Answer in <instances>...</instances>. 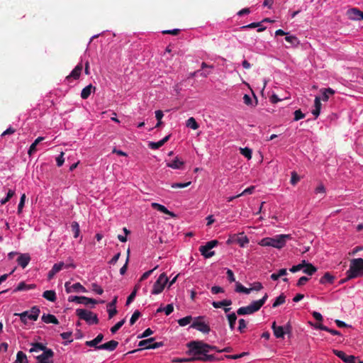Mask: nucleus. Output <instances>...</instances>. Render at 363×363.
<instances>
[{"label":"nucleus","mask_w":363,"mask_h":363,"mask_svg":"<svg viewBox=\"0 0 363 363\" xmlns=\"http://www.w3.org/2000/svg\"><path fill=\"white\" fill-rule=\"evenodd\" d=\"M291 238V235H277L272 238L267 237L262 239L259 244L264 247H273L274 248L281 249Z\"/></svg>","instance_id":"obj_1"},{"label":"nucleus","mask_w":363,"mask_h":363,"mask_svg":"<svg viewBox=\"0 0 363 363\" xmlns=\"http://www.w3.org/2000/svg\"><path fill=\"white\" fill-rule=\"evenodd\" d=\"M347 279L363 277V259L354 258L350 260V268L346 272Z\"/></svg>","instance_id":"obj_2"},{"label":"nucleus","mask_w":363,"mask_h":363,"mask_svg":"<svg viewBox=\"0 0 363 363\" xmlns=\"http://www.w3.org/2000/svg\"><path fill=\"white\" fill-rule=\"evenodd\" d=\"M189 351L187 353H204L208 352L210 350H220L217 347L208 345L199 340H193L187 343Z\"/></svg>","instance_id":"obj_3"},{"label":"nucleus","mask_w":363,"mask_h":363,"mask_svg":"<svg viewBox=\"0 0 363 363\" xmlns=\"http://www.w3.org/2000/svg\"><path fill=\"white\" fill-rule=\"evenodd\" d=\"M76 315L79 318V319L85 320L89 325L98 324L99 322L96 313L86 309H77Z\"/></svg>","instance_id":"obj_4"},{"label":"nucleus","mask_w":363,"mask_h":363,"mask_svg":"<svg viewBox=\"0 0 363 363\" xmlns=\"http://www.w3.org/2000/svg\"><path fill=\"white\" fill-rule=\"evenodd\" d=\"M40 313V308L38 306H33L30 309V311H26L21 313H14V315L19 316L21 321L26 324L27 320L30 319L33 321L38 320L39 314Z\"/></svg>","instance_id":"obj_5"},{"label":"nucleus","mask_w":363,"mask_h":363,"mask_svg":"<svg viewBox=\"0 0 363 363\" xmlns=\"http://www.w3.org/2000/svg\"><path fill=\"white\" fill-rule=\"evenodd\" d=\"M169 279L166 274H161L157 281L154 283L151 293L155 295L162 293Z\"/></svg>","instance_id":"obj_6"},{"label":"nucleus","mask_w":363,"mask_h":363,"mask_svg":"<svg viewBox=\"0 0 363 363\" xmlns=\"http://www.w3.org/2000/svg\"><path fill=\"white\" fill-rule=\"evenodd\" d=\"M218 244V241L216 240H211L205 245H201L199 247V251L201 254L205 257V258H210L213 257L215 255L214 251H211V249L216 247Z\"/></svg>","instance_id":"obj_7"},{"label":"nucleus","mask_w":363,"mask_h":363,"mask_svg":"<svg viewBox=\"0 0 363 363\" xmlns=\"http://www.w3.org/2000/svg\"><path fill=\"white\" fill-rule=\"evenodd\" d=\"M204 318V316H198L195 318L190 327L196 329L203 333H208L211 328L209 325L203 320Z\"/></svg>","instance_id":"obj_8"},{"label":"nucleus","mask_w":363,"mask_h":363,"mask_svg":"<svg viewBox=\"0 0 363 363\" xmlns=\"http://www.w3.org/2000/svg\"><path fill=\"white\" fill-rule=\"evenodd\" d=\"M274 335L277 338H284L286 333L291 332V325L287 324L285 326H277L276 322H273L272 325Z\"/></svg>","instance_id":"obj_9"},{"label":"nucleus","mask_w":363,"mask_h":363,"mask_svg":"<svg viewBox=\"0 0 363 363\" xmlns=\"http://www.w3.org/2000/svg\"><path fill=\"white\" fill-rule=\"evenodd\" d=\"M69 267V265H65L63 262H60L58 263L55 264L48 274V279L49 281L51 280L57 273H58L60 270L62 269L63 267ZM70 267L74 268L75 265L72 264H70Z\"/></svg>","instance_id":"obj_10"},{"label":"nucleus","mask_w":363,"mask_h":363,"mask_svg":"<svg viewBox=\"0 0 363 363\" xmlns=\"http://www.w3.org/2000/svg\"><path fill=\"white\" fill-rule=\"evenodd\" d=\"M259 309L255 304L254 301H252L249 306L245 307H240L238 309L237 313L239 315H244L247 314H252L257 311H258Z\"/></svg>","instance_id":"obj_11"},{"label":"nucleus","mask_w":363,"mask_h":363,"mask_svg":"<svg viewBox=\"0 0 363 363\" xmlns=\"http://www.w3.org/2000/svg\"><path fill=\"white\" fill-rule=\"evenodd\" d=\"M54 356V352L52 350H47L45 352L37 355L35 357L38 360L37 363H53L52 359Z\"/></svg>","instance_id":"obj_12"},{"label":"nucleus","mask_w":363,"mask_h":363,"mask_svg":"<svg viewBox=\"0 0 363 363\" xmlns=\"http://www.w3.org/2000/svg\"><path fill=\"white\" fill-rule=\"evenodd\" d=\"M69 301L76 302L80 304L89 305V303L96 304L98 301L96 299L86 296H69Z\"/></svg>","instance_id":"obj_13"},{"label":"nucleus","mask_w":363,"mask_h":363,"mask_svg":"<svg viewBox=\"0 0 363 363\" xmlns=\"http://www.w3.org/2000/svg\"><path fill=\"white\" fill-rule=\"evenodd\" d=\"M333 353L345 363H356L357 357L354 355H347L343 351L334 350Z\"/></svg>","instance_id":"obj_14"},{"label":"nucleus","mask_w":363,"mask_h":363,"mask_svg":"<svg viewBox=\"0 0 363 363\" xmlns=\"http://www.w3.org/2000/svg\"><path fill=\"white\" fill-rule=\"evenodd\" d=\"M188 354H194V355L201 354V362H218V361H220V360H222L223 359V357L218 358V357H216L213 354H208V352H204V353H188Z\"/></svg>","instance_id":"obj_15"},{"label":"nucleus","mask_w":363,"mask_h":363,"mask_svg":"<svg viewBox=\"0 0 363 363\" xmlns=\"http://www.w3.org/2000/svg\"><path fill=\"white\" fill-rule=\"evenodd\" d=\"M83 69L82 63H79L74 69L71 72V73L66 77V80L70 82L72 79H77L79 78L81 75V72Z\"/></svg>","instance_id":"obj_16"},{"label":"nucleus","mask_w":363,"mask_h":363,"mask_svg":"<svg viewBox=\"0 0 363 363\" xmlns=\"http://www.w3.org/2000/svg\"><path fill=\"white\" fill-rule=\"evenodd\" d=\"M118 345V342L114 340H110L104 344L100 345L97 347V350H105L112 352L116 349Z\"/></svg>","instance_id":"obj_17"},{"label":"nucleus","mask_w":363,"mask_h":363,"mask_svg":"<svg viewBox=\"0 0 363 363\" xmlns=\"http://www.w3.org/2000/svg\"><path fill=\"white\" fill-rule=\"evenodd\" d=\"M154 340H155V337H150V338H147L145 340H143L139 342L138 346L143 347V349H146V347H147L149 345H150ZM141 350H142V348L133 350L132 351L128 352L125 354H133V353L137 352L138 351H140Z\"/></svg>","instance_id":"obj_18"},{"label":"nucleus","mask_w":363,"mask_h":363,"mask_svg":"<svg viewBox=\"0 0 363 363\" xmlns=\"http://www.w3.org/2000/svg\"><path fill=\"white\" fill-rule=\"evenodd\" d=\"M30 260V257L28 254H21L17 259L18 264L22 267L26 268Z\"/></svg>","instance_id":"obj_19"},{"label":"nucleus","mask_w":363,"mask_h":363,"mask_svg":"<svg viewBox=\"0 0 363 363\" xmlns=\"http://www.w3.org/2000/svg\"><path fill=\"white\" fill-rule=\"evenodd\" d=\"M171 137V135L165 136L163 139L158 142H150L148 145L149 147L152 150H156L162 147L165 143H167Z\"/></svg>","instance_id":"obj_20"},{"label":"nucleus","mask_w":363,"mask_h":363,"mask_svg":"<svg viewBox=\"0 0 363 363\" xmlns=\"http://www.w3.org/2000/svg\"><path fill=\"white\" fill-rule=\"evenodd\" d=\"M184 162L181 160L179 157H175L172 162H169L167 163V166L171 167L174 169H182L184 166Z\"/></svg>","instance_id":"obj_21"},{"label":"nucleus","mask_w":363,"mask_h":363,"mask_svg":"<svg viewBox=\"0 0 363 363\" xmlns=\"http://www.w3.org/2000/svg\"><path fill=\"white\" fill-rule=\"evenodd\" d=\"M152 207L154 208V209H156L164 214H167V215H169V216H171L172 217H175V214L173 213V212H171L169 211L163 205H161L160 203H152Z\"/></svg>","instance_id":"obj_22"},{"label":"nucleus","mask_w":363,"mask_h":363,"mask_svg":"<svg viewBox=\"0 0 363 363\" xmlns=\"http://www.w3.org/2000/svg\"><path fill=\"white\" fill-rule=\"evenodd\" d=\"M104 339V335L99 333L94 340L86 341L85 345L89 347H95L97 349L98 344L100 343Z\"/></svg>","instance_id":"obj_23"},{"label":"nucleus","mask_w":363,"mask_h":363,"mask_svg":"<svg viewBox=\"0 0 363 363\" xmlns=\"http://www.w3.org/2000/svg\"><path fill=\"white\" fill-rule=\"evenodd\" d=\"M335 280V277L330 272H325L324 275L320 279L319 282L321 284H333Z\"/></svg>","instance_id":"obj_24"},{"label":"nucleus","mask_w":363,"mask_h":363,"mask_svg":"<svg viewBox=\"0 0 363 363\" xmlns=\"http://www.w3.org/2000/svg\"><path fill=\"white\" fill-rule=\"evenodd\" d=\"M42 320L45 323H52L55 325L59 324V321L57 318L52 314H43L42 318Z\"/></svg>","instance_id":"obj_25"},{"label":"nucleus","mask_w":363,"mask_h":363,"mask_svg":"<svg viewBox=\"0 0 363 363\" xmlns=\"http://www.w3.org/2000/svg\"><path fill=\"white\" fill-rule=\"evenodd\" d=\"M96 89V87L95 86H93L91 84H89L86 86H85L82 90V92H81V97L82 99H86L89 97V96L91 95L92 91H95Z\"/></svg>","instance_id":"obj_26"},{"label":"nucleus","mask_w":363,"mask_h":363,"mask_svg":"<svg viewBox=\"0 0 363 363\" xmlns=\"http://www.w3.org/2000/svg\"><path fill=\"white\" fill-rule=\"evenodd\" d=\"M321 98L319 96H315V101H314V106L315 109L312 111V113L317 118L320 113L321 109V103H320Z\"/></svg>","instance_id":"obj_27"},{"label":"nucleus","mask_w":363,"mask_h":363,"mask_svg":"<svg viewBox=\"0 0 363 363\" xmlns=\"http://www.w3.org/2000/svg\"><path fill=\"white\" fill-rule=\"evenodd\" d=\"M316 271H317V268L315 267H314L312 264L307 262L306 261V265H304V267L303 269V273H305L309 276H311L315 272H316Z\"/></svg>","instance_id":"obj_28"},{"label":"nucleus","mask_w":363,"mask_h":363,"mask_svg":"<svg viewBox=\"0 0 363 363\" xmlns=\"http://www.w3.org/2000/svg\"><path fill=\"white\" fill-rule=\"evenodd\" d=\"M31 345L32 347L30 349L29 352L32 353H33L34 351H43V352H45L47 350H50L40 342L32 343Z\"/></svg>","instance_id":"obj_29"},{"label":"nucleus","mask_w":363,"mask_h":363,"mask_svg":"<svg viewBox=\"0 0 363 363\" xmlns=\"http://www.w3.org/2000/svg\"><path fill=\"white\" fill-rule=\"evenodd\" d=\"M44 140L43 137H38L35 139V140L30 145L29 150L28 151V154L30 156L33 153H35L37 150L36 147L37 145Z\"/></svg>","instance_id":"obj_30"},{"label":"nucleus","mask_w":363,"mask_h":363,"mask_svg":"<svg viewBox=\"0 0 363 363\" xmlns=\"http://www.w3.org/2000/svg\"><path fill=\"white\" fill-rule=\"evenodd\" d=\"M43 297L45 299L54 302L56 300V293L53 290H47L43 292Z\"/></svg>","instance_id":"obj_31"},{"label":"nucleus","mask_w":363,"mask_h":363,"mask_svg":"<svg viewBox=\"0 0 363 363\" xmlns=\"http://www.w3.org/2000/svg\"><path fill=\"white\" fill-rule=\"evenodd\" d=\"M262 22H255L251 23L248 25L243 26L241 27L242 29H246V28H258L257 32H262L264 31L266 29V27H262L261 26Z\"/></svg>","instance_id":"obj_32"},{"label":"nucleus","mask_w":363,"mask_h":363,"mask_svg":"<svg viewBox=\"0 0 363 363\" xmlns=\"http://www.w3.org/2000/svg\"><path fill=\"white\" fill-rule=\"evenodd\" d=\"M232 304V301L230 299H224L221 301H213L212 305L216 308H220L223 306H229Z\"/></svg>","instance_id":"obj_33"},{"label":"nucleus","mask_w":363,"mask_h":363,"mask_svg":"<svg viewBox=\"0 0 363 363\" xmlns=\"http://www.w3.org/2000/svg\"><path fill=\"white\" fill-rule=\"evenodd\" d=\"M350 14L352 18L356 20L363 19V12L359 11L357 9H352L350 11Z\"/></svg>","instance_id":"obj_34"},{"label":"nucleus","mask_w":363,"mask_h":363,"mask_svg":"<svg viewBox=\"0 0 363 363\" xmlns=\"http://www.w3.org/2000/svg\"><path fill=\"white\" fill-rule=\"evenodd\" d=\"M228 320L229 323V327L231 329V330H234L235 322L237 320V315L235 313H230L227 315Z\"/></svg>","instance_id":"obj_35"},{"label":"nucleus","mask_w":363,"mask_h":363,"mask_svg":"<svg viewBox=\"0 0 363 363\" xmlns=\"http://www.w3.org/2000/svg\"><path fill=\"white\" fill-rule=\"evenodd\" d=\"M15 363H28L26 354L22 351L18 352Z\"/></svg>","instance_id":"obj_36"},{"label":"nucleus","mask_w":363,"mask_h":363,"mask_svg":"<svg viewBox=\"0 0 363 363\" xmlns=\"http://www.w3.org/2000/svg\"><path fill=\"white\" fill-rule=\"evenodd\" d=\"M186 125L188 128H190L193 130H196L199 128V125L198 123L196 121L195 118L194 117H190L186 123Z\"/></svg>","instance_id":"obj_37"},{"label":"nucleus","mask_w":363,"mask_h":363,"mask_svg":"<svg viewBox=\"0 0 363 363\" xmlns=\"http://www.w3.org/2000/svg\"><path fill=\"white\" fill-rule=\"evenodd\" d=\"M287 274L286 269H280L277 273H273L271 274L270 277L272 280L276 281L279 279V277L285 276Z\"/></svg>","instance_id":"obj_38"},{"label":"nucleus","mask_w":363,"mask_h":363,"mask_svg":"<svg viewBox=\"0 0 363 363\" xmlns=\"http://www.w3.org/2000/svg\"><path fill=\"white\" fill-rule=\"evenodd\" d=\"M235 291L239 293H244L245 294H248L250 293L251 291H252V289H247L243 285H242L240 283L238 282L236 283Z\"/></svg>","instance_id":"obj_39"},{"label":"nucleus","mask_w":363,"mask_h":363,"mask_svg":"<svg viewBox=\"0 0 363 363\" xmlns=\"http://www.w3.org/2000/svg\"><path fill=\"white\" fill-rule=\"evenodd\" d=\"M286 301V296L284 294H280L274 302L272 307L277 308L279 306L285 303Z\"/></svg>","instance_id":"obj_40"},{"label":"nucleus","mask_w":363,"mask_h":363,"mask_svg":"<svg viewBox=\"0 0 363 363\" xmlns=\"http://www.w3.org/2000/svg\"><path fill=\"white\" fill-rule=\"evenodd\" d=\"M335 94V91L331 88L325 89L323 91V96L321 99L324 101H326L329 99V95H333Z\"/></svg>","instance_id":"obj_41"},{"label":"nucleus","mask_w":363,"mask_h":363,"mask_svg":"<svg viewBox=\"0 0 363 363\" xmlns=\"http://www.w3.org/2000/svg\"><path fill=\"white\" fill-rule=\"evenodd\" d=\"M285 40L293 46H296L299 44L298 39L294 35H286L285 37Z\"/></svg>","instance_id":"obj_42"},{"label":"nucleus","mask_w":363,"mask_h":363,"mask_svg":"<svg viewBox=\"0 0 363 363\" xmlns=\"http://www.w3.org/2000/svg\"><path fill=\"white\" fill-rule=\"evenodd\" d=\"M72 230L74 233V238H77L79 235L80 229H79V225L77 222L74 221L72 223Z\"/></svg>","instance_id":"obj_43"},{"label":"nucleus","mask_w":363,"mask_h":363,"mask_svg":"<svg viewBox=\"0 0 363 363\" xmlns=\"http://www.w3.org/2000/svg\"><path fill=\"white\" fill-rule=\"evenodd\" d=\"M192 320V317L191 315H187L186 317H184L182 318H180L178 320V323L180 326H186L188 324H189Z\"/></svg>","instance_id":"obj_44"},{"label":"nucleus","mask_w":363,"mask_h":363,"mask_svg":"<svg viewBox=\"0 0 363 363\" xmlns=\"http://www.w3.org/2000/svg\"><path fill=\"white\" fill-rule=\"evenodd\" d=\"M304 265H306V260H302L301 262L297 265L293 266L289 269V271L292 273L297 272L303 269Z\"/></svg>","instance_id":"obj_45"},{"label":"nucleus","mask_w":363,"mask_h":363,"mask_svg":"<svg viewBox=\"0 0 363 363\" xmlns=\"http://www.w3.org/2000/svg\"><path fill=\"white\" fill-rule=\"evenodd\" d=\"M125 319H123L121 321L118 322L116 325H114L113 327L111 328V333L114 334L116 333L125 323Z\"/></svg>","instance_id":"obj_46"},{"label":"nucleus","mask_w":363,"mask_h":363,"mask_svg":"<svg viewBox=\"0 0 363 363\" xmlns=\"http://www.w3.org/2000/svg\"><path fill=\"white\" fill-rule=\"evenodd\" d=\"M240 153L247 158L248 160L252 158V150L248 147L240 148Z\"/></svg>","instance_id":"obj_47"},{"label":"nucleus","mask_w":363,"mask_h":363,"mask_svg":"<svg viewBox=\"0 0 363 363\" xmlns=\"http://www.w3.org/2000/svg\"><path fill=\"white\" fill-rule=\"evenodd\" d=\"M139 288V286L136 285L134 290L130 293V294L128 296L127 301H126V305H129L135 298L137 290Z\"/></svg>","instance_id":"obj_48"},{"label":"nucleus","mask_w":363,"mask_h":363,"mask_svg":"<svg viewBox=\"0 0 363 363\" xmlns=\"http://www.w3.org/2000/svg\"><path fill=\"white\" fill-rule=\"evenodd\" d=\"M26 196L25 194H23L21 197L20 202L18 206V214H21L22 213V211H23V206L25 204V201H26Z\"/></svg>","instance_id":"obj_49"},{"label":"nucleus","mask_w":363,"mask_h":363,"mask_svg":"<svg viewBox=\"0 0 363 363\" xmlns=\"http://www.w3.org/2000/svg\"><path fill=\"white\" fill-rule=\"evenodd\" d=\"M267 298H268V295L266 293L261 299L257 300V301H254V302L255 303V304L257 305L258 308L260 309L261 307L265 303Z\"/></svg>","instance_id":"obj_50"},{"label":"nucleus","mask_w":363,"mask_h":363,"mask_svg":"<svg viewBox=\"0 0 363 363\" xmlns=\"http://www.w3.org/2000/svg\"><path fill=\"white\" fill-rule=\"evenodd\" d=\"M140 312L139 311H135L130 318V324L131 325L135 324V323L137 321V320L140 318Z\"/></svg>","instance_id":"obj_51"},{"label":"nucleus","mask_w":363,"mask_h":363,"mask_svg":"<svg viewBox=\"0 0 363 363\" xmlns=\"http://www.w3.org/2000/svg\"><path fill=\"white\" fill-rule=\"evenodd\" d=\"M255 186H251L247 189H245L242 193L236 195V197H240L242 196L246 195V194H252L254 192Z\"/></svg>","instance_id":"obj_52"},{"label":"nucleus","mask_w":363,"mask_h":363,"mask_svg":"<svg viewBox=\"0 0 363 363\" xmlns=\"http://www.w3.org/2000/svg\"><path fill=\"white\" fill-rule=\"evenodd\" d=\"M72 288L75 291L86 292V289L80 283H75V284H74L72 286Z\"/></svg>","instance_id":"obj_53"},{"label":"nucleus","mask_w":363,"mask_h":363,"mask_svg":"<svg viewBox=\"0 0 363 363\" xmlns=\"http://www.w3.org/2000/svg\"><path fill=\"white\" fill-rule=\"evenodd\" d=\"M238 243L240 245V247H243L246 244L249 242V239L247 236H242L241 238H238L237 239Z\"/></svg>","instance_id":"obj_54"},{"label":"nucleus","mask_w":363,"mask_h":363,"mask_svg":"<svg viewBox=\"0 0 363 363\" xmlns=\"http://www.w3.org/2000/svg\"><path fill=\"white\" fill-rule=\"evenodd\" d=\"M91 289L99 295H101L104 293L103 289L96 283H93L91 284Z\"/></svg>","instance_id":"obj_55"},{"label":"nucleus","mask_w":363,"mask_h":363,"mask_svg":"<svg viewBox=\"0 0 363 363\" xmlns=\"http://www.w3.org/2000/svg\"><path fill=\"white\" fill-rule=\"evenodd\" d=\"M299 180H300V177L297 174V173L296 172H291V181H290L291 184L292 185H296Z\"/></svg>","instance_id":"obj_56"},{"label":"nucleus","mask_w":363,"mask_h":363,"mask_svg":"<svg viewBox=\"0 0 363 363\" xmlns=\"http://www.w3.org/2000/svg\"><path fill=\"white\" fill-rule=\"evenodd\" d=\"M27 287H28V284H26L24 281H21L18 284L17 287L13 290V292L27 290Z\"/></svg>","instance_id":"obj_57"},{"label":"nucleus","mask_w":363,"mask_h":363,"mask_svg":"<svg viewBox=\"0 0 363 363\" xmlns=\"http://www.w3.org/2000/svg\"><path fill=\"white\" fill-rule=\"evenodd\" d=\"M247 328L246 322L244 319L241 318L239 320L238 330L240 333H244V330Z\"/></svg>","instance_id":"obj_58"},{"label":"nucleus","mask_w":363,"mask_h":363,"mask_svg":"<svg viewBox=\"0 0 363 363\" xmlns=\"http://www.w3.org/2000/svg\"><path fill=\"white\" fill-rule=\"evenodd\" d=\"M191 184V182H186V183H173L172 184L171 186L172 188H184L187 187Z\"/></svg>","instance_id":"obj_59"},{"label":"nucleus","mask_w":363,"mask_h":363,"mask_svg":"<svg viewBox=\"0 0 363 363\" xmlns=\"http://www.w3.org/2000/svg\"><path fill=\"white\" fill-rule=\"evenodd\" d=\"M246 354L245 352H242L241 354H226L224 356L225 358L226 359H239V358H241L242 357H244L245 355Z\"/></svg>","instance_id":"obj_60"},{"label":"nucleus","mask_w":363,"mask_h":363,"mask_svg":"<svg viewBox=\"0 0 363 363\" xmlns=\"http://www.w3.org/2000/svg\"><path fill=\"white\" fill-rule=\"evenodd\" d=\"M304 117L305 114H303L300 109L294 111V121H297L300 119L303 118Z\"/></svg>","instance_id":"obj_61"},{"label":"nucleus","mask_w":363,"mask_h":363,"mask_svg":"<svg viewBox=\"0 0 363 363\" xmlns=\"http://www.w3.org/2000/svg\"><path fill=\"white\" fill-rule=\"evenodd\" d=\"M152 334H153V331L149 328H147L141 335H139L138 336V338L147 337Z\"/></svg>","instance_id":"obj_62"},{"label":"nucleus","mask_w":363,"mask_h":363,"mask_svg":"<svg viewBox=\"0 0 363 363\" xmlns=\"http://www.w3.org/2000/svg\"><path fill=\"white\" fill-rule=\"evenodd\" d=\"M309 280V278H308L307 277H301V278H299V279L298 280L297 283H296V286H303L304 284H306V283Z\"/></svg>","instance_id":"obj_63"},{"label":"nucleus","mask_w":363,"mask_h":363,"mask_svg":"<svg viewBox=\"0 0 363 363\" xmlns=\"http://www.w3.org/2000/svg\"><path fill=\"white\" fill-rule=\"evenodd\" d=\"M226 274L228 277V279L230 282H234L235 281L234 274L233 271L230 269H227Z\"/></svg>","instance_id":"obj_64"}]
</instances>
